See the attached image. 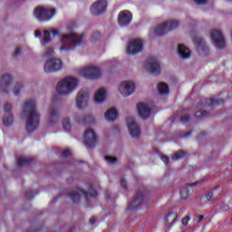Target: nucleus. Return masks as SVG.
I'll return each mask as SVG.
<instances>
[{
  "instance_id": "nucleus-1",
  "label": "nucleus",
  "mask_w": 232,
  "mask_h": 232,
  "mask_svg": "<svg viewBox=\"0 0 232 232\" xmlns=\"http://www.w3.org/2000/svg\"><path fill=\"white\" fill-rule=\"evenodd\" d=\"M24 115L26 116L25 128L27 133H34L39 130L41 124V115L37 112L35 100H29L24 103Z\"/></svg>"
},
{
  "instance_id": "nucleus-2",
  "label": "nucleus",
  "mask_w": 232,
  "mask_h": 232,
  "mask_svg": "<svg viewBox=\"0 0 232 232\" xmlns=\"http://www.w3.org/2000/svg\"><path fill=\"white\" fill-rule=\"evenodd\" d=\"M84 37H86L84 34H77L75 33L63 35V45L60 48L61 52H72L77 50V47L82 44V39H84Z\"/></svg>"
},
{
  "instance_id": "nucleus-3",
  "label": "nucleus",
  "mask_w": 232,
  "mask_h": 232,
  "mask_svg": "<svg viewBox=\"0 0 232 232\" xmlns=\"http://www.w3.org/2000/svg\"><path fill=\"white\" fill-rule=\"evenodd\" d=\"M150 200V191L146 189V187H140V189L136 191L134 198L130 201L128 206L129 211H137L140 209L143 204H146Z\"/></svg>"
},
{
  "instance_id": "nucleus-4",
  "label": "nucleus",
  "mask_w": 232,
  "mask_h": 232,
  "mask_svg": "<svg viewBox=\"0 0 232 232\" xmlns=\"http://www.w3.org/2000/svg\"><path fill=\"white\" fill-rule=\"evenodd\" d=\"M77 88V79L67 77L58 82L56 92L58 95H70Z\"/></svg>"
},
{
  "instance_id": "nucleus-5",
  "label": "nucleus",
  "mask_w": 232,
  "mask_h": 232,
  "mask_svg": "<svg viewBox=\"0 0 232 232\" xmlns=\"http://www.w3.org/2000/svg\"><path fill=\"white\" fill-rule=\"evenodd\" d=\"M179 26H180V23L179 21L165 22L154 30V34L159 37H162L163 35H166L169 32H173V30H177Z\"/></svg>"
},
{
  "instance_id": "nucleus-6",
  "label": "nucleus",
  "mask_w": 232,
  "mask_h": 232,
  "mask_svg": "<svg viewBox=\"0 0 232 232\" xmlns=\"http://www.w3.org/2000/svg\"><path fill=\"white\" fill-rule=\"evenodd\" d=\"M34 17L38 21L46 22L50 21L55 15V9H46L44 7H36L34 12Z\"/></svg>"
},
{
  "instance_id": "nucleus-7",
  "label": "nucleus",
  "mask_w": 232,
  "mask_h": 232,
  "mask_svg": "<svg viewBox=\"0 0 232 232\" xmlns=\"http://www.w3.org/2000/svg\"><path fill=\"white\" fill-rule=\"evenodd\" d=\"M210 38L217 50H224L226 48V40L222 32L214 29L210 34Z\"/></svg>"
},
{
  "instance_id": "nucleus-8",
  "label": "nucleus",
  "mask_w": 232,
  "mask_h": 232,
  "mask_svg": "<svg viewBox=\"0 0 232 232\" xmlns=\"http://www.w3.org/2000/svg\"><path fill=\"white\" fill-rule=\"evenodd\" d=\"M90 10L92 15H102V14H106V10H108V1L98 0L91 5Z\"/></svg>"
},
{
  "instance_id": "nucleus-9",
  "label": "nucleus",
  "mask_w": 232,
  "mask_h": 232,
  "mask_svg": "<svg viewBox=\"0 0 232 232\" xmlns=\"http://www.w3.org/2000/svg\"><path fill=\"white\" fill-rule=\"evenodd\" d=\"M85 197V198H94L95 195H97V192L95 190H92V192H86L82 189H78L76 191H72L69 193V197L74 204H79L81 202V197Z\"/></svg>"
},
{
  "instance_id": "nucleus-10",
  "label": "nucleus",
  "mask_w": 232,
  "mask_h": 232,
  "mask_svg": "<svg viewBox=\"0 0 232 232\" xmlns=\"http://www.w3.org/2000/svg\"><path fill=\"white\" fill-rule=\"evenodd\" d=\"M62 68L63 62L60 59L53 58L45 63L44 70L45 73H53L54 72H59Z\"/></svg>"
},
{
  "instance_id": "nucleus-11",
  "label": "nucleus",
  "mask_w": 232,
  "mask_h": 232,
  "mask_svg": "<svg viewBox=\"0 0 232 232\" xmlns=\"http://www.w3.org/2000/svg\"><path fill=\"white\" fill-rule=\"evenodd\" d=\"M82 77L91 81H97L101 77V69L99 67L91 66L82 71Z\"/></svg>"
},
{
  "instance_id": "nucleus-12",
  "label": "nucleus",
  "mask_w": 232,
  "mask_h": 232,
  "mask_svg": "<svg viewBox=\"0 0 232 232\" xmlns=\"http://www.w3.org/2000/svg\"><path fill=\"white\" fill-rule=\"evenodd\" d=\"M147 70L155 77H159V75H160V63H159V61L156 60L155 57L150 56L148 58Z\"/></svg>"
},
{
  "instance_id": "nucleus-13",
  "label": "nucleus",
  "mask_w": 232,
  "mask_h": 232,
  "mask_svg": "<svg viewBox=\"0 0 232 232\" xmlns=\"http://www.w3.org/2000/svg\"><path fill=\"white\" fill-rule=\"evenodd\" d=\"M144 48V44L142 40L136 39L130 43L129 46L127 47V53L129 55H137V53H140Z\"/></svg>"
},
{
  "instance_id": "nucleus-14",
  "label": "nucleus",
  "mask_w": 232,
  "mask_h": 232,
  "mask_svg": "<svg viewBox=\"0 0 232 232\" xmlns=\"http://www.w3.org/2000/svg\"><path fill=\"white\" fill-rule=\"evenodd\" d=\"M88 101H90V93L86 91H80L76 96V108L84 110L88 106Z\"/></svg>"
},
{
  "instance_id": "nucleus-15",
  "label": "nucleus",
  "mask_w": 232,
  "mask_h": 232,
  "mask_svg": "<svg viewBox=\"0 0 232 232\" xmlns=\"http://www.w3.org/2000/svg\"><path fill=\"white\" fill-rule=\"evenodd\" d=\"M119 92L123 97H130V95L135 92V83L130 81L122 82L120 85Z\"/></svg>"
},
{
  "instance_id": "nucleus-16",
  "label": "nucleus",
  "mask_w": 232,
  "mask_h": 232,
  "mask_svg": "<svg viewBox=\"0 0 232 232\" xmlns=\"http://www.w3.org/2000/svg\"><path fill=\"white\" fill-rule=\"evenodd\" d=\"M132 17L133 15L128 10L120 12L118 15V23L120 26H122L123 28L126 26H130V24H131Z\"/></svg>"
},
{
  "instance_id": "nucleus-17",
  "label": "nucleus",
  "mask_w": 232,
  "mask_h": 232,
  "mask_svg": "<svg viewBox=\"0 0 232 232\" xmlns=\"http://www.w3.org/2000/svg\"><path fill=\"white\" fill-rule=\"evenodd\" d=\"M97 140H99V138H97L95 131L89 130L84 132L83 142L85 146H95Z\"/></svg>"
},
{
  "instance_id": "nucleus-18",
  "label": "nucleus",
  "mask_w": 232,
  "mask_h": 232,
  "mask_svg": "<svg viewBox=\"0 0 232 232\" xmlns=\"http://www.w3.org/2000/svg\"><path fill=\"white\" fill-rule=\"evenodd\" d=\"M138 115L146 121V119H150L151 116V109L146 103H139L137 105Z\"/></svg>"
},
{
  "instance_id": "nucleus-19",
  "label": "nucleus",
  "mask_w": 232,
  "mask_h": 232,
  "mask_svg": "<svg viewBox=\"0 0 232 232\" xmlns=\"http://www.w3.org/2000/svg\"><path fill=\"white\" fill-rule=\"evenodd\" d=\"M127 128L132 139H139V137H140V127H139L137 121L132 120L130 123L127 124Z\"/></svg>"
},
{
  "instance_id": "nucleus-20",
  "label": "nucleus",
  "mask_w": 232,
  "mask_h": 232,
  "mask_svg": "<svg viewBox=\"0 0 232 232\" xmlns=\"http://www.w3.org/2000/svg\"><path fill=\"white\" fill-rule=\"evenodd\" d=\"M193 41L198 48L199 55H203V53H208V45L206 44V42H204V39L198 36H194Z\"/></svg>"
},
{
  "instance_id": "nucleus-21",
  "label": "nucleus",
  "mask_w": 232,
  "mask_h": 232,
  "mask_svg": "<svg viewBox=\"0 0 232 232\" xmlns=\"http://www.w3.org/2000/svg\"><path fill=\"white\" fill-rule=\"evenodd\" d=\"M106 101V89L100 88L94 96V102L95 104H101V102H104Z\"/></svg>"
},
{
  "instance_id": "nucleus-22",
  "label": "nucleus",
  "mask_w": 232,
  "mask_h": 232,
  "mask_svg": "<svg viewBox=\"0 0 232 232\" xmlns=\"http://www.w3.org/2000/svg\"><path fill=\"white\" fill-rule=\"evenodd\" d=\"M205 102L207 106L212 107V106H222L225 104L226 102L223 99H220L219 96H216L211 99L209 98L205 99Z\"/></svg>"
},
{
  "instance_id": "nucleus-23",
  "label": "nucleus",
  "mask_w": 232,
  "mask_h": 232,
  "mask_svg": "<svg viewBox=\"0 0 232 232\" xmlns=\"http://www.w3.org/2000/svg\"><path fill=\"white\" fill-rule=\"evenodd\" d=\"M178 53L181 59H189V57H191V51L184 44L179 45Z\"/></svg>"
},
{
  "instance_id": "nucleus-24",
  "label": "nucleus",
  "mask_w": 232,
  "mask_h": 232,
  "mask_svg": "<svg viewBox=\"0 0 232 232\" xmlns=\"http://www.w3.org/2000/svg\"><path fill=\"white\" fill-rule=\"evenodd\" d=\"M59 121V107L53 105L50 108V123L55 124Z\"/></svg>"
},
{
  "instance_id": "nucleus-25",
  "label": "nucleus",
  "mask_w": 232,
  "mask_h": 232,
  "mask_svg": "<svg viewBox=\"0 0 232 232\" xmlns=\"http://www.w3.org/2000/svg\"><path fill=\"white\" fill-rule=\"evenodd\" d=\"M119 118V114L117 113V110L115 108H111L105 113V119L108 122H115V120Z\"/></svg>"
},
{
  "instance_id": "nucleus-26",
  "label": "nucleus",
  "mask_w": 232,
  "mask_h": 232,
  "mask_svg": "<svg viewBox=\"0 0 232 232\" xmlns=\"http://www.w3.org/2000/svg\"><path fill=\"white\" fill-rule=\"evenodd\" d=\"M12 82H14V79H12V76L10 74H5L2 77V80L0 81V86L1 88H8Z\"/></svg>"
},
{
  "instance_id": "nucleus-27",
  "label": "nucleus",
  "mask_w": 232,
  "mask_h": 232,
  "mask_svg": "<svg viewBox=\"0 0 232 232\" xmlns=\"http://www.w3.org/2000/svg\"><path fill=\"white\" fill-rule=\"evenodd\" d=\"M189 157V154L186 150H178L171 155L173 160H180V159H186Z\"/></svg>"
},
{
  "instance_id": "nucleus-28",
  "label": "nucleus",
  "mask_w": 232,
  "mask_h": 232,
  "mask_svg": "<svg viewBox=\"0 0 232 232\" xmlns=\"http://www.w3.org/2000/svg\"><path fill=\"white\" fill-rule=\"evenodd\" d=\"M158 92L160 95H168L169 93V86L166 82H161L158 84Z\"/></svg>"
},
{
  "instance_id": "nucleus-29",
  "label": "nucleus",
  "mask_w": 232,
  "mask_h": 232,
  "mask_svg": "<svg viewBox=\"0 0 232 232\" xmlns=\"http://www.w3.org/2000/svg\"><path fill=\"white\" fill-rule=\"evenodd\" d=\"M34 162L32 158H20L17 161L18 168H23V166H30Z\"/></svg>"
},
{
  "instance_id": "nucleus-30",
  "label": "nucleus",
  "mask_w": 232,
  "mask_h": 232,
  "mask_svg": "<svg viewBox=\"0 0 232 232\" xmlns=\"http://www.w3.org/2000/svg\"><path fill=\"white\" fill-rule=\"evenodd\" d=\"M3 122L7 128L8 126H12L14 124V116L12 114H5Z\"/></svg>"
},
{
  "instance_id": "nucleus-31",
  "label": "nucleus",
  "mask_w": 232,
  "mask_h": 232,
  "mask_svg": "<svg viewBox=\"0 0 232 232\" xmlns=\"http://www.w3.org/2000/svg\"><path fill=\"white\" fill-rule=\"evenodd\" d=\"M79 124H84L86 126V124H93L95 122V117L90 115L87 116L85 118H83L82 121H78Z\"/></svg>"
},
{
  "instance_id": "nucleus-32",
  "label": "nucleus",
  "mask_w": 232,
  "mask_h": 232,
  "mask_svg": "<svg viewBox=\"0 0 232 232\" xmlns=\"http://www.w3.org/2000/svg\"><path fill=\"white\" fill-rule=\"evenodd\" d=\"M23 88H24L23 83L15 84L14 91H13L14 97H19V95H21V92H23Z\"/></svg>"
},
{
  "instance_id": "nucleus-33",
  "label": "nucleus",
  "mask_w": 232,
  "mask_h": 232,
  "mask_svg": "<svg viewBox=\"0 0 232 232\" xmlns=\"http://www.w3.org/2000/svg\"><path fill=\"white\" fill-rule=\"evenodd\" d=\"M63 128L64 131H71L72 130V124L70 123V118H66L62 122Z\"/></svg>"
},
{
  "instance_id": "nucleus-34",
  "label": "nucleus",
  "mask_w": 232,
  "mask_h": 232,
  "mask_svg": "<svg viewBox=\"0 0 232 232\" xmlns=\"http://www.w3.org/2000/svg\"><path fill=\"white\" fill-rule=\"evenodd\" d=\"M165 218L168 224H169V218H172V221L170 222L171 226L177 222V216L175 213H169Z\"/></svg>"
},
{
  "instance_id": "nucleus-35",
  "label": "nucleus",
  "mask_w": 232,
  "mask_h": 232,
  "mask_svg": "<svg viewBox=\"0 0 232 232\" xmlns=\"http://www.w3.org/2000/svg\"><path fill=\"white\" fill-rule=\"evenodd\" d=\"M52 41L50 38V31L45 30L44 31V44H49V43Z\"/></svg>"
},
{
  "instance_id": "nucleus-36",
  "label": "nucleus",
  "mask_w": 232,
  "mask_h": 232,
  "mask_svg": "<svg viewBox=\"0 0 232 232\" xmlns=\"http://www.w3.org/2000/svg\"><path fill=\"white\" fill-rule=\"evenodd\" d=\"M180 197H181V198H183V200H186V198H188V197H189V190L188 189V188H183L180 190Z\"/></svg>"
},
{
  "instance_id": "nucleus-37",
  "label": "nucleus",
  "mask_w": 232,
  "mask_h": 232,
  "mask_svg": "<svg viewBox=\"0 0 232 232\" xmlns=\"http://www.w3.org/2000/svg\"><path fill=\"white\" fill-rule=\"evenodd\" d=\"M102 37V34L101 33H94L92 37L91 41L92 43H96V41H100V39Z\"/></svg>"
},
{
  "instance_id": "nucleus-38",
  "label": "nucleus",
  "mask_w": 232,
  "mask_h": 232,
  "mask_svg": "<svg viewBox=\"0 0 232 232\" xmlns=\"http://www.w3.org/2000/svg\"><path fill=\"white\" fill-rule=\"evenodd\" d=\"M217 208H219L221 213H226L230 209L229 205H227L226 203H223L221 206H217Z\"/></svg>"
},
{
  "instance_id": "nucleus-39",
  "label": "nucleus",
  "mask_w": 232,
  "mask_h": 232,
  "mask_svg": "<svg viewBox=\"0 0 232 232\" xmlns=\"http://www.w3.org/2000/svg\"><path fill=\"white\" fill-rule=\"evenodd\" d=\"M105 160H106L109 164H117V158H115V157L106 156V157H105Z\"/></svg>"
},
{
  "instance_id": "nucleus-40",
  "label": "nucleus",
  "mask_w": 232,
  "mask_h": 232,
  "mask_svg": "<svg viewBox=\"0 0 232 232\" xmlns=\"http://www.w3.org/2000/svg\"><path fill=\"white\" fill-rule=\"evenodd\" d=\"M39 192H35V194H34V192L32 190H27L25 192V198H29V199H32L34 198V197H35V195H38Z\"/></svg>"
},
{
  "instance_id": "nucleus-41",
  "label": "nucleus",
  "mask_w": 232,
  "mask_h": 232,
  "mask_svg": "<svg viewBox=\"0 0 232 232\" xmlns=\"http://www.w3.org/2000/svg\"><path fill=\"white\" fill-rule=\"evenodd\" d=\"M4 110H5V115L10 114V111H12V104H10V103H5V104L4 105Z\"/></svg>"
},
{
  "instance_id": "nucleus-42",
  "label": "nucleus",
  "mask_w": 232,
  "mask_h": 232,
  "mask_svg": "<svg viewBox=\"0 0 232 232\" xmlns=\"http://www.w3.org/2000/svg\"><path fill=\"white\" fill-rule=\"evenodd\" d=\"M195 117H202V118L208 117V111H198L195 113Z\"/></svg>"
},
{
  "instance_id": "nucleus-43",
  "label": "nucleus",
  "mask_w": 232,
  "mask_h": 232,
  "mask_svg": "<svg viewBox=\"0 0 232 232\" xmlns=\"http://www.w3.org/2000/svg\"><path fill=\"white\" fill-rule=\"evenodd\" d=\"M23 52V48L17 47L13 54V57L16 59V57H19L21 55V53Z\"/></svg>"
},
{
  "instance_id": "nucleus-44",
  "label": "nucleus",
  "mask_w": 232,
  "mask_h": 232,
  "mask_svg": "<svg viewBox=\"0 0 232 232\" xmlns=\"http://www.w3.org/2000/svg\"><path fill=\"white\" fill-rule=\"evenodd\" d=\"M120 184H121V188L123 189H125V191H128V182L126 181V179H121L120 181Z\"/></svg>"
},
{
  "instance_id": "nucleus-45",
  "label": "nucleus",
  "mask_w": 232,
  "mask_h": 232,
  "mask_svg": "<svg viewBox=\"0 0 232 232\" xmlns=\"http://www.w3.org/2000/svg\"><path fill=\"white\" fill-rule=\"evenodd\" d=\"M190 119H191V116H189L188 114L183 115V116L180 117V121L181 122H189Z\"/></svg>"
},
{
  "instance_id": "nucleus-46",
  "label": "nucleus",
  "mask_w": 232,
  "mask_h": 232,
  "mask_svg": "<svg viewBox=\"0 0 232 232\" xmlns=\"http://www.w3.org/2000/svg\"><path fill=\"white\" fill-rule=\"evenodd\" d=\"M160 159H161L162 162H164V164H166V166H168V164H169V158H168V156L161 155Z\"/></svg>"
},
{
  "instance_id": "nucleus-47",
  "label": "nucleus",
  "mask_w": 232,
  "mask_h": 232,
  "mask_svg": "<svg viewBox=\"0 0 232 232\" xmlns=\"http://www.w3.org/2000/svg\"><path fill=\"white\" fill-rule=\"evenodd\" d=\"M53 53H55V52H53V50L52 48L47 49V51L45 52L46 57H52V55H53Z\"/></svg>"
},
{
  "instance_id": "nucleus-48",
  "label": "nucleus",
  "mask_w": 232,
  "mask_h": 232,
  "mask_svg": "<svg viewBox=\"0 0 232 232\" xmlns=\"http://www.w3.org/2000/svg\"><path fill=\"white\" fill-rule=\"evenodd\" d=\"M43 231V226H41L39 228H28L27 232H41Z\"/></svg>"
},
{
  "instance_id": "nucleus-49",
  "label": "nucleus",
  "mask_w": 232,
  "mask_h": 232,
  "mask_svg": "<svg viewBox=\"0 0 232 232\" xmlns=\"http://www.w3.org/2000/svg\"><path fill=\"white\" fill-rule=\"evenodd\" d=\"M72 155V151L70 150H65L62 152V157H70Z\"/></svg>"
},
{
  "instance_id": "nucleus-50",
  "label": "nucleus",
  "mask_w": 232,
  "mask_h": 232,
  "mask_svg": "<svg viewBox=\"0 0 232 232\" xmlns=\"http://www.w3.org/2000/svg\"><path fill=\"white\" fill-rule=\"evenodd\" d=\"M194 3H196V5H204L208 3V0H194Z\"/></svg>"
},
{
  "instance_id": "nucleus-51",
  "label": "nucleus",
  "mask_w": 232,
  "mask_h": 232,
  "mask_svg": "<svg viewBox=\"0 0 232 232\" xmlns=\"http://www.w3.org/2000/svg\"><path fill=\"white\" fill-rule=\"evenodd\" d=\"M189 217H185L182 218L181 222L183 224L184 227L188 226V223L189 222Z\"/></svg>"
},
{
  "instance_id": "nucleus-52",
  "label": "nucleus",
  "mask_w": 232,
  "mask_h": 232,
  "mask_svg": "<svg viewBox=\"0 0 232 232\" xmlns=\"http://www.w3.org/2000/svg\"><path fill=\"white\" fill-rule=\"evenodd\" d=\"M97 222V218H95V217H92L91 218H90V220H89V224L91 225V226H95V223Z\"/></svg>"
},
{
  "instance_id": "nucleus-53",
  "label": "nucleus",
  "mask_w": 232,
  "mask_h": 232,
  "mask_svg": "<svg viewBox=\"0 0 232 232\" xmlns=\"http://www.w3.org/2000/svg\"><path fill=\"white\" fill-rule=\"evenodd\" d=\"M206 198L208 201L211 200V198H213V191L212 190L208 192V194L206 195Z\"/></svg>"
},
{
  "instance_id": "nucleus-54",
  "label": "nucleus",
  "mask_w": 232,
  "mask_h": 232,
  "mask_svg": "<svg viewBox=\"0 0 232 232\" xmlns=\"http://www.w3.org/2000/svg\"><path fill=\"white\" fill-rule=\"evenodd\" d=\"M203 182H206V179H201V180H199V181H197V182L191 184L190 186H191L192 188H194V186H197L198 184H203Z\"/></svg>"
},
{
  "instance_id": "nucleus-55",
  "label": "nucleus",
  "mask_w": 232,
  "mask_h": 232,
  "mask_svg": "<svg viewBox=\"0 0 232 232\" xmlns=\"http://www.w3.org/2000/svg\"><path fill=\"white\" fill-rule=\"evenodd\" d=\"M51 34H52V35H53L55 37V36L59 35V31L53 29V30L51 31Z\"/></svg>"
},
{
  "instance_id": "nucleus-56",
  "label": "nucleus",
  "mask_w": 232,
  "mask_h": 232,
  "mask_svg": "<svg viewBox=\"0 0 232 232\" xmlns=\"http://www.w3.org/2000/svg\"><path fill=\"white\" fill-rule=\"evenodd\" d=\"M198 224H200L204 220V216H198Z\"/></svg>"
},
{
  "instance_id": "nucleus-57",
  "label": "nucleus",
  "mask_w": 232,
  "mask_h": 232,
  "mask_svg": "<svg viewBox=\"0 0 232 232\" xmlns=\"http://www.w3.org/2000/svg\"><path fill=\"white\" fill-rule=\"evenodd\" d=\"M34 35H35V37H38L40 39L42 34L40 31H35Z\"/></svg>"
},
{
  "instance_id": "nucleus-58",
  "label": "nucleus",
  "mask_w": 232,
  "mask_h": 232,
  "mask_svg": "<svg viewBox=\"0 0 232 232\" xmlns=\"http://www.w3.org/2000/svg\"><path fill=\"white\" fill-rule=\"evenodd\" d=\"M191 131H188V132H187L186 134H185V137H189V136H191Z\"/></svg>"
},
{
  "instance_id": "nucleus-59",
  "label": "nucleus",
  "mask_w": 232,
  "mask_h": 232,
  "mask_svg": "<svg viewBox=\"0 0 232 232\" xmlns=\"http://www.w3.org/2000/svg\"><path fill=\"white\" fill-rule=\"evenodd\" d=\"M88 149L89 150H93V146H89Z\"/></svg>"
},
{
  "instance_id": "nucleus-60",
  "label": "nucleus",
  "mask_w": 232,
  "mask_h": 232,
  "mask_svg": "<svg viewBox=\"0 0 232 232\" xmlns=\"http://www.w3.org/2000/svg\"><path fill=\"white\" fill-rule=\"evenodd\" d=\"M80 164H84V161H81Z\"/></svg>"
}]
</instances>
